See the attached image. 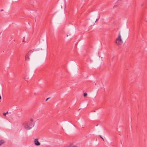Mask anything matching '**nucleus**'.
I'll list each match as a JSON object with an SVG mask.
<instances>
[{"mask_svg": "<svg viewBox=\"0 0 147 147\" xmlns=\"http://www.w3.org/2000/svg\"><path fill=\"white\" fill-rule=\"evenodd\" d=\"M4 143V142L3 140H1L0 141V144L1 145L2 144H3Z\"/></svg>", "mask_w": 147, "mask_h": 147, "instance_id": "5", "label": "nucleus"}, {"mask_svg": "<svg viewBox=\"0 0 147 147\" xmlns=\"http://www.w3.org/2000/svg\"><path fill=\"white\" fill-rule=\"evenodd\" d=\"M34 143L35 145L36 146H39L40 145V142H38V139L37 138L34 139Z\"/></svg>", "mask_w": 147, "mask_h": 147, "instance_id": "3", "label": "nucleus"}, {"mask_svg": "<svg viewBox=\"0 0 147 147\" xmlns=\"http://www.w3.org/2000/svg\"><path fill=\"white\" fill-rule=\"evenodd\" d=\"M49 98H47L46 100V101H47Z\"/></svg>", "mask_w": 147, "mask_h": 147, "instance_id": "8", "label": "nucleus"}, {"mask_svg": "<svg viewBox=\"0 0 147 147\" xmlns=\"http://www.w3.org/2000/svg\"><path fill=\"white\" fill-rule=\"evenodd\" d=\"M98 20V19H97L96 20V21H95V22H96V21Z\"/></svg>", "mask_w": 147, "mask_h": 147, "instance_id": "10", "label": "nucleus"}, {"mask_svg": "<svg viewBox=\"0 0 147 147\" xmlns=\"http://www.w3.org/2000/svg\"><path fill=\"white\" fill-rule=\"evenodd\" d=\"M29 53H28L25 56V59L26 60H29L30 58L29 57Z\"/></svg>", "mask_w": 147, "mask_h": 147, "instance_id": "4", "label": "nucleus"}, {"mask_svg": "<svg viewBox=\"0 0 147 147\" xmlns=\"http://www.w3.org/2000/svg\"><path fill=\"white\" fill-rule=\"evenodd\" d=\"M87 94L86 93H84V96L85 97L87 96Z\"/></svg>", "mask_w": 147, "mask_h": 147, "instance_id": "6", "label": "nucleus"}, {"mask_svg": "<svg viewBox=\"0 0 147 147\" xmlns=\"http://www.w3.org/2000/svg\"><path fill=\"white\" fill-rule=\"evenodd\" d=\"M8 113V111H7L6 113H6V114L7 113Z\"/></svg>", "mask_w": 147, "mask_h": 147, "instance_id": "11", "label": "nucleus"}, {"mask_svg": "<svg viewBox=\"0 0 147 147\" xmlns=\"http://www.w3.org/2000/svg\"><path fill=\"white\" fill-rule=\"evenodd\" d=\"M145 21L146 22H147V20H145Z\"/></svg>", "mask_w": 147, "mask_h": 147, "instance_id": "12", "label": "nucleus"}, {"mask_svg": "<svg viewBox=\"0 0 147 147\" xmlns=\"http://www.w3.org/2000/svg\"><path fill=\"white\" fill-rule=\"evenodd\" d=\"M115 43L117 45H121L123 43V41L121 38V36L120 32L119 33L118 36L116 39Z\"/></svg>", "mask_w": 147, "mask_h": 147, "instance_id": "2", "label": "nucleus"}, {"mask_svg": "<svg viewBox=\"0 0 147 147\" xmlns=\"http://www.w3.org/2000/svg\"><path fill=\"white\" fill-rule=\"evenodd\" d=\"M100 137L103 140H104V139L101 136H100Z\"/></svg>", "mask_w": 147, "mask_h": 147, "instance_id": "9", "label": "nucleus"}, {"mask_svg": "<svg viewBox=\"0 0 147 147\" xmlns=\"http://www.w3.org/2000/svg\"><path fill=\"white\" fill-rule=\"evenodd\" d=\"M1 11H3V9H1Z\"/></svg>", "mask_w": 147, "mask_h": 147, "instance_id": "13", "label": "nucleus"}, {"mask_svg": "<svg viewBox=\"0 0 147 147\" xmlns=\"http://www.w3.org/2000/svg\"><path fill=\"white\" fill-rule=\"evenodd\" d=\"M1 144H0V146H1Z\"/></svg>", "mask_w": 147, "mask_h": 147, "instance_id": "14", "label": "nucleus"}, {"mask_svg": "<svg viewBox=\"0 0 147 147\" xmlns=\"http://www.w3.org/2000/svg\"><path fill=\"white\" fill-rule=\"evenodd\" d=\"M3 115H6V113H4L3 114Z\"/></svg>", "mask_w": 147, "mask_h": 147, "instance_id": "7", "label": "nucleus"}, {"mask_svg": "<svg viewBox=\"0 0 147 147\" xmlns=\"http://www.w3.org/2000/svg\"><path fill=\"white\" fill-rule=\"evenodd\" d=\"M34 122L32 118L28 121L24 122L23 123V125L24 128L27 130H30L31 129L34 125Z\"/></svg>", "mask_w": 147, "mask_h": 147, "instance_id": "1", "label": "nucleus"}]
</instances>
